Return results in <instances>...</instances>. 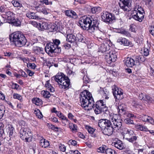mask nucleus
I'll list each match as a JSON object with an SVG mask.
<instances>
[{
	"mask_svg": "<svg viewBox=\"0 0 154 154\" xmlns=\"http://www.w3.org/2000/svg\"><path fill=\"white\" fill-rule=\"evenodd\" d=\"M68 118L71 120L73 119L74 116L71 113H69L68 115Z\"/></svg>",
	"mask_w": 154,
	"mask_h": 154,
	"instance_id": "nucleus-64",
	"label": "nucleus"
},
{
	"mask_svg": "<svg viewBox=\"0 0 154 154\" xmlns=\"http://www.w3.org/2000/svg\"><path fill=\"white\" fill-rule=\"evenodd\" d=\"M101 17L104 22L110 23L115 19L114 14L107 12H105L102 14Z\"/></svg>",
	"mask_w": 154,
	"mask_h": 154,
	"instance_id": "nucleus-11",
	"label": "nucleus"
},
{
	"mask_svg": "<svg viewBox=\"0 0 154 154\" xmlns=\"http://www.w3.org/2000/svg\"><path fill=\"white\" fill-rule=\"evenodd\" d=\"M120 7L124 11H128L130 10V7L131 6V0H123L119 3Z\"/></svg>",
	"mask_w": 154,
	"mask_h": 154,
	"instance_id": "nucleus-12",
	"label": "nucleus"
},
{
	"mask_svg": "<svg viewBox=\"0 0 154 154\" xmlns=\"http://www.w3.org/2000/svg\"><path fill=\"white\" fill-rule=\"evenodd\" d=\"M26 72L29 76H32L34 73V72L29 69L27 70Z\"/></svg>",
	"mask_w": 154,
	"mask_h": 154,
	"instance_id": "nucleus-62",
	"label": "nucleus"
},
{
	"mask_svg": "<svg viewBox=\"0 0 154 154\" xmlns=\"http://www.w3.org/2000/svg\"><path fill=\"white\" fill-rule=\"evenodd\" d=\"M91 17H82L79 21V24L81 27L90 33H92L98 29V23H93Z\"/></svg>",
	"mask_w": 154,
	"mask_h": 154,
	"instance_id": "nucleus-1",
	"label": "nucleus"
},
{
	"mask_svg": "<svg viewBox=\"0 0 154 154\" xmlns=\"http://www.w3.org/2000/svg\"><path fill=\"white\" fill-rule=\"evenodd\" d=\"M11 3L14 6L16 7L20 8L23 7L22 4L16 0H13L11 1Z\"/></svg>",
	"mask_w": 154,
	"mask_h": 154,
	"instance_id": "nucleus-36",
	"label": "nucleus"
},
{
	"mask_svg": "<svg viewBox=\"0 0 154 154\" xmlns=\"http://www.w3.org/2000/svg\"><path fill=\"white\" fill-rule=\"evenodd\" d=\"M13 97L14 99H17L20 100L22 99L21 96L18 94H14L13 95Z\"/></svg>",
	"mask_w": 154,
	"mask_h": 154,
	"instance_id": "nucleus-48",
	"label": "nucleus"
},
{
	"mask_svg": "<svg viewBox=\"0 0 154 154\" xmlns=\"http://www.w3.org/2000/svg\"><path fill=\"white\" fill-rule=\"evenodd\" d=\"M41 94L45 98H49L51 96L49 92L47 91H42L41 93Z\"/></svg>",
	"mask_w": 154,
	"mask_h": 154,
	"instance_id": "nucleus-39",
	"label": "nucleus"
},
{
	"mask_svg": "<svg viewBox=\"0 0 154 154\" xmlns=\"http://www.w3.org/2000/svg\"><path fill=\"white\" fill-rule=\"evenodd\" d=\"M80 100L82 106L85 110L91 109L93 103H94L92 94L86 90L81 92L80 95Z\"/></svg>",
	"mask_w": 154,
	"mask_h": 154,
	"instance_id": "nucleus-2",
	"label": "nucleus"
},
{
	"mask_svg": "<svg viewBox=\"0 0 154 154\" xmlns=\"http://www.w3.org/2000/svg\"><path fill=\"white\" fill-rule=\"evenodd\" d=\"M34 113L37 117L39 119H41L43 117V116L42 115L41 112L38 109H35L34 110Z\"/></svg>",
	"mask_w": 154,
	"mask_h": 154,
	"instance_id": "nucleus-35",
	"label": "nucleus"
},
{
	"mask_svg": "<svg viewBox=\"0 0 154 154\" xmlns=\"http://www.w3.org/2000/svg\"><path fill=\"white\" fill-rule=\"evenodd\" d=\"M76 38L75 35L72 34H69L67 35L66 40L69 42L72 43L75 42Z\"/></svg>",
	"mask_w": 154,
	"mask_h": 154,
	"instance_id": "nucleus-29",
	"label": "nucleus"
},
{
	"mask_svg": "<svg viewBox=\"0 0 154 154\" xmlns=\"http://www.w3.org/2000/svg\"><path fill=\"white\" fill-rule=\"evenodd\" d=\"M13 24L16 26H19L20 25L21 21L18 19H14V20L11 21Z\"/></svg>",
	"mask_w": 154,
	"mask_h": 154,
	"instance_id": "nucleus-41",
	"label": "nucleus"
},
{
	"mask_svg": "<svg viewBox=\"0 0 154 154\" xmlns=\"http://www.w3.org/2000/svg\"><path fill=\"white\" fill-rule=\"evenodd\" d=\"M6 15L8 20L12 21L14 19L15 14L13 12L8 11L6 13Z\"/></svg>",
	"mask_w": 154,
	"mask_h": 154,
	"instance_id": "nucleus-28",
	"label": "nucleus"
},
{
	"mask_svg": "<svg viewBox=\"0 0 154 154\" xmlns=\"http://www.w3.org/2000/svg\"><path fill=\"white\" fill-rule=\"evenodd\" d=\"M143 54L144 56H147L149 54V51L148 48H144Z\"/></svg>",
	"mask_w": 154,
	"mask_h": 154,
	"instance_id": "nucleus-55",
	"label": "nucleus"
},
{
	"mask_svg": "<svg viewBox=\"0 0 154 154\" xmlns=\"http://www.w3.org/2000/svg\"><path fill=\"white\" fill-rule=\"evenodd\" d=\"M32 103L35 104L36 105L40 106L42 105L43 103L42 100L38 98H35L32 100Z\"/></svg>",
	"mask_w": 154,
	"mask_h": 154,
	"instance_id": "nucleus-31",
	"label": "nucleus"
},
{
	"mask_svg": "<svg viewBox=\"0 0 154 154\" xmlns=\"http://www.w3.org/2000/svg\"><path fill=\"white\" fill-rule=\"evenodd\" d=\"M112 144L113 146L120 150L122 149L124 147L122 141L118 139L115 142L113 143Z\"/></svg>",
	"mask_w": 154,
	"mask_h": 154,
	"instance_id": "nucleus-23",
	"label": "nucleus"
},
{
	"mask_svg": "<svg viewBox=\"0 0 154 154\" xmlns=\"http://www.w3.org/2000/svg\"><path fill=\"white\" fill-rule=\"evenodd\" d=\"M134 9L132 17L136 20L141 22L144 18L145 13L139 1L135 2Z\"/></svg>",
	"mask_w": 154,
	"mask_h": 154,
	"instance_id": "nucleus-5",
	"label": "nucleus"
},
{
	"mask_svg": "<svg viewBox=\"0 0 154 154\" xmlns=\"http://www.w3.org/2000/svg\"><path fill=\"white\" fill-rule=\"evenodd\" d=\"M98 125L101 129L103 133L105 135H111L114 130L112 126V123L111 121L108 119H100L98 123Z\"/></svg>",
	"mask_w": 154,
	"mask_h": 154,
	"instance_id": "nucleus-3",
	"label": "nucleus"
},
{
	"mask_svg": "<svg viewBox=\"0 0 154 154\" xmlns=\"http://www.w3.org/2000/svg\"><path fill=\"white\" fill-rule=\"evenodd\" d=\"M7 130L10 137L13 138L14 136V129L13 126L11 125H8Z\"/></svg>",
	"mask_w": 154,
	"mask_h": 154,
	"instance_id": "nucleus-25",
	"label": "nucleus"
},
{
	"mask_svg": "<svg viewBox=\"0 0 154 154\" xmlns=\"http://www.w3.org/2000/svg\"><path fill=\"white\" fill-rule=\"evenodd\" d=\"M141 120L144 122H149L152 124H154V120L150 116L143 115L141 117Z\"/></svg>",
	"mask_w": 154,
	"mask_h": 154,
	"instance_id": "nucleus-20",
	"label": "nucleus"
},
{
	"mask_svg": "<svg viewBox=\"0 0 154 154\" xmlns=\"http://www.w3.org/2000/svg\"><path fill=\"white\" fill-rule=\"evenodd\" d=\"M125 122L128 124H134L133 121L129 119H127L124 120Z\"/></svg>",
	"mask_w": 154,
	"mask_h": 154,
	"instance_id": "nucleus-49",
	"label": "nucleus"
},
{
	"mask_svg": "<svg viewBox=\"0 0 154 154\" xmlns=\"http://www.w3.org/2000/svg\"><path fill=\"white\" fill-rule=\"evenodd\" d=\"M57 116L63 120H65L67 123L68 122L69 120L68 119L60 112L58 111L57 113Z\"/></svg>",
	"mask_w": 154,
	"mask_h": 154,
	"instance_id": "nucleus-38",
	"label": "nucleus"
},
{
	"mask_svg": "<svg viewBox=\"0 0 154 154\" xmlns=\"http://www.w3.org/2000/svg\"><path fill=\"white\" fill-rule=\"evenodd\" d=\"M100 8L99 7H94L91 8V11L93 13H95Z\"/></svg>",
	"mask_w": 154,
	"mask_h": 154,
	"instance_id": "nucleus-54",
	"label": "nucleus"
},
{
	"mask_svg": "<svg viewBox=\"0 0 154 154\" xmlns=\"http://www.w3.org/2000/svg\"><path fill=\"white\" fill-rule=\"evenodd\" d=\"M69 127L73 131H76L77 130V126L76 125L71 124L69 125Z\"/></svg>",
	"mask_w": 154,
	"mask_h": 154,
	"instance_id": "nucleus-46",
	"label": "nucleus"
},
{
	"mask_svg": "<svg viewBox=\"0 0 154 154\" xmlns=\"http://www.w3.org/2000/svg\"><path fill=\"white\" fill-rule=\"evenodd\" d=\"M116 58V52L114 51H111L105 56V59L107 63H110L111 62H115Z\"/></svg>",
	"mask_w": 154,
	"mask_h": 154,
	"instance_id": "nucleus-14",
	"label": "nucleus"
},
{
	"mask_svg": "<svg viewBox=\"0 0 154 154\" xmlns=\"http://www.w3.org/2000/svg\"><path fill=\"white\" fill-rule=\"evenodd\" d=\"M48 28L51 31L53 32L57 30L58 26L55 23H51L49 25Z\"/></svg>",
	"mask_w": 154,
	"mask_h": 154,
	"instance_id": "nucleus-32",
	"label": "nucleus"
},
{
	"mask_svg": "<svg viewBox=\"0 0 154 154\" xmlns=\"http://www.w3.org/2000/svg\"><path fill=\"white\" fill-rule=\"evenodd\" d=\"M66 71L67 73L69 75H73V72L69 68L66 69Z\"/></svg>",
	"mask_w": 154,
	"mask_h": 154,
	"instance_id": "nucleus-61",
	"label": "nucleus"
},
{
	"mask_svg": "<svg viewBox=\"0 0 154 154\" xmlns=\"http://www.w3.org/2000/svg\"><path fill=\"white\" fill-rule=\"evenodd\" d=\"M125 115V116H126L128 117L129 118H132L133 117L135 118V117H136V116H134L133 114H132L131 113H129L128 112H126V113L124 115Z\"/></svg>",
	"mask_w": 154,
	"mask_h": 154,
	"instance_id": "nucleus-50",
	"label": "nucleus"
},
{
	"mask_svg": "<svg viewBox=\"0 0 154 154\" xmlns=\"http://www.w3.org/2000/svg\"><path fill=\"white\" fill-rule=\"evenodd\" d=\"M48 27V24L45 22H42L41 23H39V28H40V29L42 30L46 29Z\"/></svg>",
	"mask_w": 154,
	"mask_h": 154,
	"instance_id": "nucleus-34",
	"label": "nucleus"
},
{
	"mask_svg": "<svg viewBox=\"0 0 154 154\" xmlns=\"http://www.w3.org/2000/svg\"><path fill=\"white\" fill-rule=\"evenodd\" d=\"M85 128L88 131L89 133L92 134V136L94 137H96L95 135L94 134V132L95 131V129L94 128L88 125H86L85 126Z\"/></svg>",
	"mask_w": 154,
	"mask_h": 154,
	"instance_id": "nucleus-33",
	"label": "nucleus"
},
{
	"mask_svg": "<svg viewBox=\"0 0 154 154\" xmlns=\"http://www.w3.org/2000/svg\"><path fill=\"white\" fill-rule=\"evenodd\" d=\"M150 33L154 36V26H151L149 30Z\"/></svg>",
	"mask_w": 154,
	"mask_h": 154,
	"instance_id": "nucleus-59",
	"label": "nucleus"
},
{
	"mask_svg": "<svg viewBox=\"0 0 154 154\" xmlns=\"http://www.w3.org/2000/svg\"><path fill=\"white\" fill-rule=\"evenodd\" d=\"M60 43L59 40L55 39L53 42L48 43L45 48V51L49 55L53 53H59L61 51V49L58 47Z\"/></svg>",
	"mask_w": 154,
	"mask_h": 154,
	"instance_id": "nucleus-6",
	"label": "nucleus"
},
{
	"mask_svg": "<svg viewBox=\"0 0 154 154\" xmlns=\"http://www.w3.org/2000/svg\"><path fill=\"white\" fill-rule=\"evenodd\" d=\"M144 101H145L149 103H152L153 101V99L147 95H145Z\"/></svg>",
	"mask_w": 154,
	"mask_h": 154,
	"instance_id": "nucleus-42",
	"label": "nucleus"
},
{
	"mask_svg": "<svg viewBox=\"0 0 154 154\" xmlns=\"http://www.w3.org/2000/svg\"><path fill=\"white\" fill-rule=\"evenodd\" d=\"M113 94L115 98L121 100L123 98L122 90L119 87H114L112 89Z\"/></svg>",
	"mask_w": 154,
	"mask_h": 154,
	"instance_id": "nucleus-13",
	"label": "nucleus"
},
{
	"mask_svg": "<svg viewBox=\"0 0 154 154\" xmlns=\"http://www.w3.org/2000/svg\"><path fill=\"white\" fill-rule=\"evenodd\" d=\"M69 143H71V144L72 145L74 146L76 145L77 144V142L76 141L72 140H69Z\"/></svg>",
	"mask_w": 154,
	"mask_h": 154,
	"instance_id": "nucleus-60",
	"label": "nucleus"
},
{
	"mask_svg": "<svg viewBox=\"0 0 154 154\" xmlns=\"http://www.w3.org/2000/svg\"><path fill=\"white\" fill-rule=\"evenodd\" d=\"M65 14L70 17L74 19H76L77 17V15L76 13L73 11L67 10L65 11Z\"/></svg>",
	"mask_w": 154,
	"mask_h": 154,
	"instance_id": "nucleus-24",
	"label": "nucleus"
},
{
	"mask_svg": "<svg viewBox=\"0 0 154 154\" xmlns=\"http://www.w3.org/2000/svg\"><path fill=\"white\" fill-rule=\"evenodd\" d=\"M20 137L26 142L31 141L32 139V134L28 128H22L20 131Z\"/></svg>",
	"mask_w": 154,
	"mask_h": 154,
	"instance_id": "nucleus-9",
	"label": "nucleus"
},
{
	"mask_svg": "<svg viewBox=\"0 0 154 154\" xmlns=\"http://www.w3.org/2000/svg\"><path fill=\"white\" fill-rule=\"evenodd\" d=\"M121 33L128 37H130L131 36L130 33L128 32L125 30L121 31Z\"/></svg>",
	"mask_w": 154,
	"mask_h": 154,
	"instance_id": "nucleus-53",
	"label": "nucleus"
},
{
	"mask_svg": "<svg viewBox=\"0 0 154 154\" xmlns=\"http://www.w3.org/2000/svg\"><path fill=\"white\" fill-rule=\"evenodd\" d=\"M26 16L30 19L39 20L40 17L35 13L32 12H28L26 14Z\"/></svg>",
	"mask_w": 154,
	"mask_h": 154,
	"instance_id": "nucleus-21",
	"label": "nucleus"
},
{
	"mask_svg": "<svg viewBox=\"0 0 154 154\" xmlns=\"http://www.w3.org/2000/svg\"><path fill=\"white\" fill-rule=\"evenodd\" d=\"M76 40L75 42H84V39L83 38V36L82 35L80 34H78L76 35Z\"/></svg>",
	"mask_w": 154,
	"mask_h": 154,
	"instance_id": "nucleus-40",
	"label": "nucleus"
},
{
	"mask_svg": "<svg viewBox=\"0 0 154 154\" xmlns=\"http://www.w3.org/2000/svg\"><path fill=\"white\" fill-rule=\"evenodd\" d=\"M59 148L60 151L64 152L66 149V147L63 144H60L59 146Z\"/></svg>",
	"mask_w": 154,
	"mask_h": 154,
	"instance_id": "nucleus-51",
	"label": "nucleus"
},
{
	"mask_svg": "<svg viewBox=\"0 0 154 154\" xmlns=\"http://www.w3.org/2000/svg\"><path fill=\"white\" fill-rule=\"evenodd\" d=\"M117 42L121 45H123L125 46H128L129 45V42L128 40L125 38H119Z\"/></svg>",
	"mask_w": 154,
	"mask_h": 154,
	"instance_id": "nucleus-27",
	"label": "nucleus"
},
{
	"mask_svg": "<svg viewBox=\"0 0 154 154\" xmlns=\"http://www.w3.org/2000/svg\"><path fill=\"white\" fill-rule=\"evenodd\" d=\"M93 103L92 107L91 108H93L95 113L97 114L100 113L102 112L106 111L107 108L103 100H101L97 101L95 104Z\"/></svg>",
	"mask_w": 154,
	"mask_h": 154,
	"instance_id": "nucleus-8",
	"label": "nucleus"
},
{
	"mask_svg": "<svg viewBox=\"0 0 154 154\" xmlns=\"http://www.w3.org/2000/svg\"><path fill=\"white\" fill-rule=\"evenodd\" d=\"M134 59L136 65H140V63L144 62L146 60L145 57L142 55H137L135 57H132Z\"/></svg>",
	"mask_w": 154,
	"mask_h": 154,
	"instance_id": "nucleus-18",
	"label": "nucleus"
},
{
	"mask_svg": "<svg viewBox=\"0 0 154 154\" xmlns=\"http://www.w3.org/2000/svg\"><path fill=\"white\" fill-rule=\"evenodd\" d=\"M39 143L40 146L43 148L47 147L50 145L49 141L45 139L40 140Z\"/></svg>",
	"mask_w": 154,
	"mask_h": 154,
	"instance_id": "nucleus-26",
	"label": "nucleus"
},
{
	"mask_svg": "<svg viewBox=\"0 0 154 154\" xmlns=\"http://www.w3.org/2000/svg\"><path fill=\"white\" fill-rule=\"evenodd\" d=\"M124 61L125 65L127 67H131L136 65L134 59L133 57H127L124 60Z\"/></svg>",
	"mask_w": 154,
	"mask_h": 154,
	"instance_id": "nucleus-16",
	"label": "nucleus"
},
{
	"mask_svg": "<svg viewBox=\"0 0 154 154\" xmlns=\"http://www.w3.org/2000/svg\"><path fill=\"white\" fill-rule=\"evenodd\" d=\"M106 154H115V151L111 148H107L106 151Z\"/></svg>",
	"mask_w": 154,
	"mask_h": 154,
	"instance_id": "nucleus-45",
	"label": "nucleus"
},
{
	"mask_svg": "<svg viewBox=\"0 0 154 154\" xmlns=\"http://www.w3.org/2000/svg\"><path fill=\"white\" fill-rule=\"evenodd\" d=\"M39 23L35 21H32L31 22V24L34 27L39 28Z\"/></svg>",
	"mask_w": 154,
	"mask_h": 154,
	"instance_id": "nucleus-57",
	"label": "nucleus"
},
{
	"mask_svg": "<svg viewBox=\"0 0 154 154\" xmlns=\"http://www.w3.org/2000/svg\"><path fill=\"white\" fill-rule=\"evenodd\" d=\"M10 39L15 46L20 47L24 45L27 42L24 36L19 31L14 32L11 34Z\"/></svg>",
	"mask_w": 154,
	"mask_h": 154,
	"instance_id": "nucleus-4",
	"label": "nucleus"
},
{
	"mask_svg": "<svg viewBox=\"0 0 154 154\" xmlns=\"http://www.w3.org/2000/svg\"><path fill=\"white\" fill-rule=\"evenodd\" d=\"M118 112L119 115H123L126 113V106L124 104L120 105L117 107Z\"/></svg>",
	"mask_w": 154,
	"mask_h": 154,
	"instance_id": "nucleus-19",
	"label": "nucleus"
},
{
	"mask_svg": "<svg viewBox=\"0 0 154 154\" xmlns=\"http://www.w3.org/2000/svg\"><path fill=\"white\" fill-rule=\"evenodd\" d=\"M54 80L59 85L69 87L70 85L69 79L68 77L65 76L63 73L57 74L54 77Z\"/></svg>",
	"mask_w": 154,
	"mask_h": 154,
	"instance_id": "nucleus-7",
	"label": "nucleus"
},
{
	"mask_svg": "<svg viewBox=\"0 0 154 154\" xmlns=\"http://www.w3.org/2000/svg\"><path fill=\"white\" fill-rule=\"evenodd\" d=\"M135 128L138 130L147 131L148 129L146 127L143 126L142 125L137 124L135 125Z\"/></svg>",
	"mask_w": 154,
	"mask_h": 154,
	"instance_id": "nucleus-30",
	"label": "nucleus"
},
{
	"mask_svg": "<svg viewBox=\"0 0 154 154\" xmlns=\"http://www.w3.org/2000/svg\"><path fill=\"white\" fill-rule=\"evenodd\" d=\"M49 126L50 128L55 131H58V130L59 128L57 127H55V126L53 125H50Z\"/></svg>",
	"mask_w": 154,
	"mask_h": 154,
	"instance_id": "nucleus-58",
	"label": "nucleus"
},
{
	"mask_svg": "<svg viewBox=\"0 0 154 154\" xmlns=\"http://www.w3.org/2000/svg\"><path fill=\"white\" fill-rule=\"evenodd\" d=\"M109 46L107 43L105 42L103 43L101 45L99 48V52H101L103 53L106 51L107 50H109Z\"/></svg>",
	"mask_w": 154,
	"mask_h": 154,
	"instance_id": "nucleus-22",
	"label": "nucleus"
},
{
	"mask_svg": "<svg viewBox=\"0 0 154 154\" xmlns=\"http://www.w3.org/2000/svg\"><path fill=\"white\" fill-rule=\"evenodd\" d=\"M99 93L102 95V97L106 99H108L109 97V91L106 87H100L99 90Z\"/></svg>",
	"mask_w": 154,
	"mask_h": 154,
	"instance_id": "nucleus-15",
	"label": "nucleus"
},
{
	"mask_svg": "<svg viewBox=\"0 0 154 154\" xmlns=\"http://www.w3.org/2000/svg\"><path fill=\"white\" fill-rule=\"evenodd\" d=\"M19 73L20 74V76L21 75L23 77H27V75L23 70H20L19 71Z\"/></svg>",
	"mask_w": 154,
	"mask_h": 154,
	"instance_id": "nucleus-52",
	"label": "nucleus"
},
{
	"mask_svg": "<svg viewBox=\"0 0 154 154\" xmlns=\"http://www.w3.org/2000/svg\"><path fill=\"white\" fill-rule=\"evenodd\" d=\"M117 116L114 115L111 119V122L112 123V126L114 130H118L120 129L122 125V121L120 119L116 118Z\"/></svg>",
	"mask_w": 154,
	"mask_h": 154,
	"instance_id": "nucleus-10",
	"label": "nucleus"
},
{
	"mask_svg": "<svg viewBox=\"0 0 154 154\" xmlns=\"http://www.w3.org/2000/svg\"><path fill=\"white\" fill-rule=\"evenodd\" d=\"M123 133L124 138L127 140H128L129 137L131 135H133L134 133L133 130L125 128L123 130Z\"/></svg>",
	"mask_w": 154,
	"mask_h": 154,
	"instance_id": "nucleus-17",
	"label": "nucleus"
},
{
	"mask_svg": "<svg viewBox=\"0 0 154 154\" xmlns=\"http://www.w3.org/2000/svg\"><path fill=\"white\" fill-rule=\"evenodd\" d=\"M27 66L28 68H29L32 69H35L36 67V65L35 64L29 63H27Z\"/></svg>",
	"mask_w": 154,
	"mask_h": 154,
	"instance_id": "nucleus-47",
	"label": "nucleus"
},
{
	"mask_svg": "<svg viewBox=\"0 0 154 154\" xmlns=\"http://www.w3.org/2000/svg\"><path fill=\"white\" fill-rule=\"evenodd\" d=\"M107 148L106 146L105 145H102L100 147L97 149V151L99 152L103 153H106V151Z\"/></svg>",
	"mask_w": 154,
	"mask_h": 154,
	"instance_id": "nucleus-37",
	"label": "nucleus"
},
{
	"mask_svg": "<svg viewBox=\"0 0 154 154\" xmlns=\"http://www.w3.org/2000/svg\"><path fill=\"white\" fill-rule=\"evenodd\" d=\"M145 95L144 96L142 93H141L139 95V98L140 100H143L144 99Z\"/></svg>",
	"mask_w": 154,
	"mask_h": 154,
	"instance_id": "nucleus-63",
	"label": "nucleus"
},
{
	"mask_svg": "<svg viewBox=\"0 0 154 154\" xmlns=\"http://www.w3.org/2000/svg\"><path fill=\"white\" fill-rule=\"evenodd\" d=\"M3 127L4 125L2 123H0V137H3L4 134Z\"/></svg>",
	"mask_w": 154,
	"mask_h": 154,
	"instance_id": "nucleus-44",
	"label": "nucleus"
},
{
	"mask_svg": "<svg viewBox=\"0 0 154 154\" xmlns=\"http://www.w3.org/2000/svg\"><path fill=\"white\" fill-rule=\"evenodd\" d=\"M137 139V137L136 136V135L134 133L133 135H132L131 137L128 138V140L131 142H133L134 141H135Z\"/></svg>",
	"mask_w": 154,
	"mask_h": 154,
	"instance_id": "nucleus-43",
	"label": "nucleus"
},
{
	"mask_svg": "<svg viewBox=\"0 0 154 154\" xmlns=\"http://www.w3.org/2000/svg\"><path fill=\"white\" fill-rule=\"evenodd\" d=\"M42 9L39 10V11L42 12L44 14H48L47 11L46 10H45V8L41 6Z\"/></svg>",
	"mask_w": 154,
	"mask_h": 154,
	"instance_id": "nucleus-56",
	"label": "nucleus"
}]
</instances>
